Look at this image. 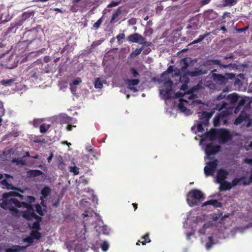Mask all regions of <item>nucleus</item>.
I'll return each instance as SVG.
<instances>
[{
	"instance_id": "f257e3e1",
	"label": "nucleus",
	"mask_w": 252,
	"mask_h": 252,
	"mask_svg": "<svg viewBox=\"0 0 252 252\" xmlns=\"http://www.w3.org/2000/svg\"><path fill=\"white\" fill-rule=\"evenodd\" d=\"M1 201L0 203L1 208L15 211L17 210L15 207L32 209L31 204L35 201V198L33 196H24L18 193L11 191L3 193Z\"/></svg>"
},
{
	"instance_id": "f03ea898",
	"label": "nucleus",
	"mask_w": 252,
	"mask_h": 252,
	"mask_svg": "<svg viewBox=\"0 0 252 252\" xmlns=\"http://www.w3.org/2000/svg\"><path fill=\"white\" fill-rule=\"evenodd\" d=\"M204 198L203 192L197 189H191L187 195V201L190 207L197 205Z\"/></svg>"
},
{
	"instance_id": "7ed1b4c3",
	"label": "nucleus",
	"mask_w": 252,
	"mask_h": 252,
	"mask_svg": "<svg viewBox=\"0 0 252 252\" xmlns=\"http://www.w3.org/2000/svg\"><path fill=\"white\" fill-rule=\"evenodd\" d=\"M217 69H215L211 71L212 77L213 81L219 85H225L229 79H232L234 78L235 74L233 73H226L224 75L216 73Z\"/></svg>"
},
{
	"instance_id": "20e7f679",
	"label": "nucleus",
	"mask_w": 252,
	"mask_h": 252,
	"mask_svg": "<svg viewBox=\"0 0 252 252\" xmlns=\"http://www.w3.org/2000/svg\"><path fill=\"white\" fill-rule=\"evenodd\" d=\"M213 115V112L204 111L199 116V122L197 124V129L198 132H203L204 128L203 126H208L209 120Z\"/></svg>"
},
{
	"instance_id": "39448f33",
	"label": "nucleus",
	"mask_w": 252,
	"mask_h": 252,
	"mask_svg": "<svg viewBox=\"0 0 252 252\" xmlns=\"http://www.w3.org/2000/svg\"><path fill=\"white\" fill-rule=\"evenodd\" d=\"M127 40L132 43L142 44L144 46H149L151 44V42H147L145 38L138 33L130 34L127 37Z\"/></svg>"
},
{
	"instance_id": "423d86ee",
	"label": "nucleus",
	"mask_w": 252,
	"mask_h": 252,
	"mask_svg": "<svg viewBox=\"0 0 252 252\" xmlns=\"http://www.w3.org/2000/svg\"><path fill=\"white\" fill-rule=\"evenodd\" d=\"M165 86H167L168 87L166 89H161L160 90V94L163 96L165 100H168L171 98V92L172 91V86L173 82L170 78H168L164 82Z\"/></svg>"
},
{
	"instance_id": "0eeeda50",
	"label": "nucleus",
	"mask_w": 252,
	"mask_h": 252,
	"mask_svg": "<svg viewBox=\"0 0 252 252\" xmlns=\"http://www.w3.org/2000/svg\"><path fill=\"white\" fill-rule=\"evenodd\" d=\"M37 33V30L35 28L26 31L23 35V38L25 39L24 41L29 43H31L36 38Z\"/></svg>"
},
{
	"instance_id": "6e6552de",
	"label": "nucleus",
	"mask_w": 252,
	"mask_h": 252,
	"mask_svg": "<svg viewBox=\"0 0 252 252\" xmlns=\"http://www.w3.org/2000/svg\"><path fill=\"white\" fill-rule=\"evenodd\" d=\"M220 150V146L218 145H214L211 143L206 145L205 152L209 158L211 156H214L218 153Z\"/></svg>"
},
{
	"instance_id": "1a4fd4ad",
	"label": "nucleus",
	"mask_w": 252,
	"mask_h": 252,
	"mask_svg": "<svg viewBox=\"0 0 252 252\" xmlns=\"http://www.w3.org/2000/svg\"><path fill=\"white\" fill-rule=\"evenodd\" d=\"M231 112L228 110H222L220 113L216 115L214 118L213 124L215 127L220 126V122L225 118H227Z\"/></svg>"
},
{
	"instance_id": "9d476101",
	"label": "nucleus",
	"mask_w": 252,
	"mask_h": 252,
	"mask_svg": "<svg viewBox=\"0 0 252 252\" xmlns=\"http://www.w3.org/2000/svg\"><path fill=\"white\" fill-rule=\"evenodd\" d=\"M231 138L232 136L228 130L224 128L219 129V139L221 143H225Z\"/></svg>"
},
{
	"instance_id": "9b49d317",
	"label": "nucleus",
	"mask_w": 252,
	"mask_h": 252,
	"mask_svg": "<svg viewBox=\"0 0 252 252\" xmlns=\"http://www.w3.org/2000/svg\"><path fill=\"white\" fill-rule=\"evenodd\" d=\"M213 64L218 65L220 68H230L232 66V63L228 64H223L221 63L220 61L219 60H208L205 62L204 65L210 66Z\"/></svg>"
},
{
	"instance_id": "f8f14e48",
	"label": "nucleus",
	"mask_w": 252,
	"mask_h": 252,
	"mask_svg": "<svg viewBox=\"0 0 252 252\" xmlns=\"http://www.w3.org/2000/svg\"><path fill=\"white\" fill-rule=\"evenodd\" d=\"M22 216L27 220H31L33 219L41 220V218L38 217L33 211V208L28 209L23 213Z\"/></svg>"
},
{
	"instance_id": "ddd939ff",
	"label": "nucleus",
	"mask_w": 252,
	"mask_h": 252,
	"mask_svg": "<svg viewBox=\"0 0 252 252\" xmlns=\"http://www.w3.org/2000/svg\"><path fill=\"white\" fill-rule=\"evenodd\" d=\"M189 102L188 100H185L183 98L180 99V101L178 105V107L179 110L185 113L187 115H189L191 114L190 110L187 109V107L185 105V103H188Z\"/></svg>"
},
{
	"instance_id": "4468645a",
	"label": "nucleus",
	"mask_w": 252,
	"mask_h": 252,
	"mask_svg": "<svg viewBox=\"0 0 252 252\" xmlns=\"http://www.w3.org/2000/svg\"><path fill=\"white\" fill-rule=\"evenodd\" d=\"M229 174V172L226 170L222 168H220L218 170L217 175V180L218 183H220L225 181L227 176Z\"/></svg>"
},
{
	"instance_id": "2eb2a0df",
	"label": "nucleus",
	"mask_w": 252,
	"mask_h": 252,
	"mask_svg": "<svg viewBox=\"0 0 252 252\" xmlns=\"http://www.w3.org/2000/svg\"><path fill=\"white\" fill-rule=\"evenodd\" d=\"M207 205H212L215 208H221L222 207V203L216 199H211L208 200L202 204V206H206Z\"/></svg>"
},
{
	"instance_id": "dca6fc26",
	"label": "nucleus",
	"mask_w": 252,
	"mask_h": 252,
	"mask_svg": "<svg viewBox=\"0 0 252 252\" xmlns=\"http://www.w3.org/2000/svg\"><path fill=\"white\" fill-rule=\"evenodd\" d=\"M219 183L220 184V191L230 190L232 188L231 184L228 181H224Z\"/></svg>"
},
{
	"instance_id": "f3484780",
	"label": "nucleus",
	"mask_w": 252,
	"mask_h": 252,
	"mask_svg": "<svg viewBox=\"0 0 252 252\" xmlns=\"http://www.w3.org/2000/svg\"><path fill=\"white\" fill-rule=\"evenodd\" d=\"M27 176L29 178H33L41 176L43 174L42 171L37 169H30L27 172Z\"/></svg>"
},
{
	"instance_id": "a211bd4d",
	"label": "nucleus",
	"mask_w": 252,
	"mask_h": 252,
	"mask_svg": "<svg viewBox=\"0 0 252 252\" xmlns=\"http://www.w3.org/2000/svg\"><path fill=\"white\" fill-rule=\"evenodd\" d=\"M207 136L209 137L211 141L219 138V129H213L207 132Z\"/></svg>"
},
{
	"instance_id": "6ab92c4d",
	"label": "nucleus",
	"mask_w": 252,
	"mask_h": 252,
	"mask_svg": "<svg viewBox=\"0 0 252 252\" xmlns=\"http://www.w3.org/2000/svg\"><path fill=\"white\" fill-rule=\"evenodd\" d=\"M207 73V71L199 68H196L194 70L189 71V74L191 77L198 76Z\"/></svg>"
},
{
	"instance_id": "aec40b11",
	"label": "nucleus",
	"mask_w": 252,
	"mask_h": 252,
	"mask_svg": "<svg viewBox=\"0 0 252 252\" xmlns=\"http://www.w3.org/2000/svg\"><path fill=\"white\" fill-rule=\"evenodd\" d=\"M51 192V189L47 187H44L41 191L42 196L40 197V199L42 200L41 203H43V199L46 198Z\"/></svg>"
},
{
	"instance_id": "412c9836",
	"label": "nucleus",
	"mask_w": 252,
	"mask_h": 252,
	"mask_svg": "<svg viewBox=\"0 0 252 252\" xmlns=\"http://www.w3.org/2000/svg\"><path fill=\"white\" fill-rule=\"evenodd\" d=\"M27 247L14 245L12 246L11 248L6 249L5 252H18L24 250Z\"/></svg>"
},
{
	"instance_id": "4be33fe9",
	"label": "nucleus",
	"mask_w": 252,
	"mask_h": 252,
	"mask_svg": "<svg viewBox=\"0 0 252 252\" xmlns=\"http://www.w3.org/2000/svg\"><path fill=\"white\" fill-rule=\"evenodd\" d=\"M150 242H151V240L149 238V234L147 233L141 237V240H139L136 243V245H140V243L144 245H146V243H149Z\"/></svg>"
},
{
	"instance_id": "5701e85b",
	"label": "nucleus",
	"mask_w": 252,
	"mask_h": 252,
	"mask_svg": "<svg viewBox=\"0 0 252 252\" xmlns=\"http://www.w3.org/2000/svg\"><path fill=\"white\" fill-rule=\"evenodd\" d=\"M206 18L209 20H212L217 17V13L213 10H209L205 13Z\"/></svg>"
},
{
	"instance_id": "b1692460",
	"label": "nucleus",
	"mask_w": 252,
	"mask_h": 252,
	"mask_svg": "<svg viewBox=\"0 0 252 252\" xmlns=\"http://www.w3.org/2000/svg\"><path fill=\"white\" fill-rule=\"evenodd\" d=\"M122 10L121 7H119L118 8L115 12L113 14L110 23H114L115 20L122 13Z\"/></svg>"
},
{
	"instance_id": "393cba45",
	"label": "nucleus",
	"mask_w": 252,
	"mask_h": 252,
	"mask_svg": "<svg viewBox=\"0 0 252 252\" xmlns=\"http://www.w3.org/2000/svg\"><path fill=\"white\" fill-rule=\"evenodd\" d=\"M227 99L229 100L231 103H235L238 100V95L236 93L229 94L227 95Z\"/></svg>"
},
{
	"instance_id": "a878e982",
	"label": "nucleus",
	"mask_w": 252,
	"mask_h": 252,
	"mask_svg": "<svg viewBox=\"0 0 252 252\" xmlns=\"http://www.w3.org/2000/svg\"><path fill=\"white\" fill-rule=\"evenodd\" d=\"M126 82L128 86H134L137 85L140 83V80L139 79H127Z\"/></svg>"
},
{
	"instance_id": "bb28decb",
	"label": "nucleus",
	"mask_w": 252,
	"mask_h": 252,
	"mask_svg": "<svg viewBox=\"0 0 252 252\" xmlns=\"http://www.w3.org/2000/svg\"><path fill=\"white\" fill-rule=\"evenodd\" d=\"M181 64L182 67L181 68V70L185 71L189 67V60L187 58L183 59L181 61Z\"/></svg>"
},
{
	"instance_id": "cd10ccee",
	"label": "nucleus",
	"mask_w": 252,
	"mask_h": 252,
	"mask_svg": "<svg viewBox=\"0 0 252 252\" xmlns=\"http://www.w3.org/2000/svg\"><path fill=\"white\" fill-rule=\"evenodd\" d=\"M31 236L33 239L39 240L41 237V234L37 230H32L31 233Z\"/></svg>"
},
{
	"instance_id": "c85d7f7f",
	"label": "nucleus",
	"mask_w": 252,
	"mask_h": 252,
	"mask_svg": "<svg viewBox=\"0 0 252 252\" xmlns=\"http://www.w3.org/2000/svg\"><path fill=\"white\" fill-rule=\"evenodd\" d=\"M204 171L206 176H213L215 172V170L207 166L204 167Z\"/></svg>"
},
{
	"instance_id": "c756f323",
	"label": "nucleus",
	"mask_w": 252,
	"mask_h": 252,
	"mask_svg": "<svg viewBox=\"0 0 252 252\" xmlns=\"http://www.w3.org/2000/svg\"><path fill=\"white\" fill-rule=\"evenodd\" d=\"M218 161L217 159H215L212 161H209L207 163V167H209V168H212V169L216 171V168L218 165Z\"/></svg>"
},
{
	"instance_id": "7c9ffc66",
	"label": "nucleus",
	"mask_w": 252,
	"mask_h": 252,
	"mask_svg": "<svg viewBox=\"0 0 252 252\" xmlns=\"http://www.w3.org/2000/svg\"><path fill=\"white\" fill-rule=\"evenodd\" d=\"M50 127V125H47L46 124H42L40 126L39 130L42 133H44L47 131V130Z\"/></svg>"
},
{
	"instance_id": "2f4dec72",
	"label": "nucleus",
	"mask_w": 252,
	"mask_h": 252,
	"mask_svg": "<svg viewBox=\"0 0 252 252\" xmlns=\"http://www.w3.org/2000/svg\"><path fill=\"white\" fill-rule=\"evenodd\" d=\"M0 184L3 189H10L11 187V185L6 179L1 180Z\"/></svg>"
},
{
	"instance_id": "473e14b6",
	"label": "nucleus",
	"mask_w": 252,
	"mask_h": 252,
	"mask_svg": "<svg viewBox=\"0 0 252 252\" xmlns=\"http://www.w3.org/2000/svg\"><path fill=\"white\" fill-rule=\"evenodd\" d=\"M222 1V5L223 7H225L228 5H233L237 3V0H223Z\"/></svg>"
},
{
	"instance_id": "72a5a7b5",
	"label": "nucleus",
	"mask_w": 252,
	"mask_h": 252,
	"mask_svg": "<svg viewBox=\"0 0 252 252\" xmlns=\"http://www.w3.org/2000/svg\"><path fill=\"white\" fill-rule=\"evenodd\" d=\"M246 101L244 98H242L239 100L238 104L235 109V113H237L241 109V107L245 105Z\"/></svg>"
},
{
	"instance_id": "f704fd0d",
	"label": "nucleus",
	"mask_w": 252,
	"mask_h": 252,
	"mask_svg": "<svg viewBox=\"0 0 252 252\" xmlns=\"http://www.w3.org/2000/svg\"><path fill=\"white\" fill-rule=\"evenodd\" d=\"M94 86L96 89H101L103 87V84L100 78H97L95 79Z\"/></svg>"
},
{
	"instance_id": "c9c22d12",
	"label": "nucleus",
	"mask_w": 252,
	"mask_h": 252,
	"mask_svg": "<svg viewBox=\"0 0 252 252\" xmlns=\"http://www.w3.org/2000/svg\"><path fill=\"white\" fill-rule=\"evenodd\" d=\"M38 73H39V71L38 70V69L35 68V69H33L30 72V73L29 74V75L31 78L37 79L38 78Z\"/></svg>"
},
{
	"instance_id": "e433bc0d",
	"label": "nucleus",
	"mask_w": 252,
	"mask_h": 252,
	"mask_svg": "<svg viewBox=\"0 0 252 252\" xmlns=\"http://www.w3.org/2000/svg\"><path fill=\"white\" fill-rule=\"evenodd\" d=\"M209 241L206 243L205 246L207 250L210 249L213 245L214 244L213 242V238L212 236H209L208 237Z\"/></svg>"
},
{
	"instance_id": "4c0bfd02",
	"label": "nucleus",
	"mask_w": 252,
	"mask_h": 252,
	"mask_svg": "<svg viewBox=\"0 0 252 252\" xmlns=\"http://www.w3.org/2000/svg\"><path fill=\"white\" fill-rule=\"evenodd\" d=\"M173 71V66L170 65L168 68H167V70L166 71H164L162 73L161 77L162 78H166V76L167 75L168 73H172Z\"/></svg>"
},
{
	"instance_id": "58836bf2",
	"label": "nucleus",
	"mask_w": 252,
	"mask_h": 252,
	"mask_svg": "<svg viewBox=\"0 0 252 252\" xmlns=\"http://www.w3.org/2000/svg\"><path fill=\"white\" fill-rule=\"evenodd\" d=\"M109 247V244L105 241H103L100 245V248L101 250L104 252L107 251Z\"/></svg>"
},
{
	"instance_id": "ea45409f",
	"label": "nucleus",
	"mask_w": 252,
	"mask_h": 252,
	"mask_svg": "<svg viewBox=\"0 0 252 252\" xmlns=\"http://www.w3.org/2000/svg\"><path fill=\"white\" fill-rule=\"evenodd\" d=\"M12 162L16 163L17 164H20L22 165H25L26 164V161L23 159L14 158L12 160Z\"/></svg>"
},
{
	"instance_id": "a19ab883",
	"label": "nucleus",
	"mask_w": 252,
	"mask_h": 252,
	"mask_svg": "<svg viewBox=\"0 0 252 252\" xmlns=\"http://www.w3.org/2000/svg\"><path fill=\"white\" fill-rule=\"evenodd\" d=\"M36 212L40 216H43L44 213L41 206L39 204H36L35 206Z\"/></svg>"
},
{
	"instance_id": "79ce46f5",
	"label": "nucleus",
	"mask_w": 252,
	"mask_h": 252,
	"mask_svg": "<svg viewBox=\"0 0 252 252\" xmlns=\"http://www.w3.org/2000/svg\"><path fill=\"white\" fill-rule=\"evenodd\" d=\"M14 81V79L2 80L0 82L4 86H8Z\"/></svg>"
},
{
	"instance_id": "37998d69",
	"label": "nucleus",
	"mask_w": 252,
	"mask_h": 252,
	"mask_svg": "<svg viewBox=\"0 0 252 252\" xmlns=\"http://www.w3.org/2000/svg\"><path fill=\"white\" fill-rule=\"evenodd\" d=\"M69 170L71 172L73 173L74 175H78L79 173V168L76 166H69Z\"/></svg>"
},
{
	"instance_id": "c03bdc74",
	"label": "nucleus",
	"mask_w": 252,
	"mask_h": 252,
	"mask_svg": "<svg viewBox=\"0 0 252 252\" xmlns=\"http://www.w3.org/2000/svg\"><path fill=\"white\" fill-rule=\"evenodd\" d=\"M32 230H37V231H39L40 230V226L39 222L37 221L34 222L32 226Z\"/></svg>"
},
{
	"instance_id": "a18cd8bd",
	"label": "nucleus",
	"mask_w": 252,
	"mask_h": 252,
	"mask_svg": "<svg viewBox=\"0 0 252 252\" xmlns=\"http://www.w3.org/2000/svg\"><path fill=\"white\" fill-rule=\"evenodd\" d=\"M143 49V47L140 48H136L135 50L131 53V56L133 57L139 55L141 53Z\"/></svg>"
},
{
	"instance_id": "49530a36",
	"label": "nucleus",
	"mask_w": 252,
	"mask_h": 252,
	"mask_svg": "<svg viewBox=\"0 0 252 252\" xmlns=\"http://www.w3.org/2000/svg\"><path fill=\"white\" fill-rule=\"evenodd\" d=\"M130 72L134 77H137L139 75L138 72L134 67H131L130 68Z\"/></svg>"
},
{
	"instance_id": "de8ad7c7",
	"label": "nucleus",
	"mask_w": 252,
	"mask_h": 252,
	"mask_svg": "<svg viewBox=\"0 0 252 252\" xmlns=\"http://www.w3.org/2000/svg\"><path fill=\"white\" fill-rule=\"evenodd\" d=\"M102 22V18L99 19L94 25H93V28L97 29L99 28Z\"/></svg>"
},
{
	"instance_id": "09e8293b",
	"label": "nucleus",
	"mask_w": 252,
	"mask_h": 252,
	"mask_svg": "<svg viewBox=\"0 0 252 252\" xmlns=\"http://www.w3.org/2000/svg\"><path fill=\"white\" fill-rule=\"evenodd\" d=\"M100 231L104 234H108L109 233V229L106 226H102L99 227Z\"/></svg>"
},
{
	"instance_id": "8fccbe9b",
	"label": "nucleus",
	"mask_w": 252,
	"mask_h": 252,
	"mask_svg": "<svg viewBox=\"0 0 252 252\" xmlns=\"http://www.w3.org/2000/svg\"><path fill=\"white\" fill-rule=\"evenodd\" d=\"M23 241L24 242H27L30 245H31L33 243V238L32 237V236H29V237H27L24 238L23 239Z\"/></svg>"
},
{
	"instance_id": "3c124183",
	"label": "nucleus",
	"mask_w": 252,
	"mask_h": 252,
	"mask_svg": "<svg viewBox=\"0 0 252 252\" xmlns=\"http://www.w3.org/2000/svg\"><path fill=\"white\" fill-rule=\"evenodd\" d=\"M226 96V91H223V92L220 93V95H219L217 96V99L218 100H220L225 98Z\"/></svg>"
},
{
	"instance_id": "603ef678",
	"label": "nucleus",
	"mask_w": 252,
	"mask_h": 252,
	"mask_svg": "<svg viewBox=\"0 0 252 252\" xmlns=\"http://www.w3.org/2000/svg\"><path fill=\"white\" fill-rule=\"evenodd\" d=\"M120 3V1H112L108 5L107 7L110 8L116 6Z\"/></svg>"
},
{
	"instance_id": "864d4df0",
	"label": "nucleus",
	"mask_w": 252,
	"mask_h": 252,
	"mask_svg": "<svg viewBox=\"0 0 252 252\" xmlns=\"http://www.w3.org/2000/svg\"><path fill=\"white\" fill-rule=\"evenodd\" d=\"M208 226L206 224H204L202 228L198 230V233L200 234H204L205 233V230L207 228Z\"/></svg>"
},
{
	"instance_id": "5fc2aeb1",
	"label": "nucleus",
	"mask_w": 252,
	"mask_h": 252,
	"mask_svg": "<svg viewBox=\"0 0 252 252\" xmlns=\"http://www.w3.org/2000/svg\"><path fill=\"white\" fill-rule=\"evenodd\" d=\"M210 34V32H206L204 34L199 35L198 40L200 42L203 41L206 37Z\"/></svg>"
},
{
	"instance_id": "6e6d98bb",
	"label": "nucleus",
	"mask_w": 252,
	"mask_h": 252,
	"mask_svg": "<svg viewBox=\"0 0 252 252\" xmlns=\"http://www.w3.org/2000/svg\"><path fill=\"white\" fill-rule=\"evenodd\" d=\"M210 34V32H206L204 34L199 35L198 40L200 42L203 41L206 37Z\"/></svg>"
},
{
	"instance_id": "4d7b16f0",
	"label": "nucleus",
	"mask_w": 252,
	"mask_h": 252,
	"mask_svg": "<svg viewBox=\"0 0 252 252\" xmlns=\"http://www.w3.org/2000/svg\"><path fill=\"white\" fill-rule=\"evenodd\" d=\"M242 178H240V179H238V178H235L232 181V184H231V186L232 187L233 186H236L238 185V184L239 183V182H240V181H241L242 180Z\"/></svg>"
},
{
	"instance_id": "13d9d810",
	"label": "nucleus",
	"mask_w": 252,
	"mask_h": 252,
	"mask_svg": "<svg viewBox=\"0 0 252 252\" xmlns=\"http://www.w3.org/2000/svg\"><path fill=\"white\" fill-rule=\"evenodd\" d=\"M187 28L188 29L197 30L198 29V27L197 25L194 24V23H192L191 25H188Z\"/></svg>"
},
{
	"instance_id": "bf43d9fd",
	"label": "nucleus",
	"mask_w": 252,
	"mask_h": 252,
	"mask_svg": "<svg viewBox=\"0 0 252 252\" xmlns=\"http://www.w3.org/2000/svg\"><path fill=\"white\" fill-rule=\"evenodd\" d=\"M238 117H241V119H243L244 121L248 118V116L246 113L242 111Z\"/></svg>"
},
{
	"instance_id": "052dcab7",
	"label": "nucleus",
	"mask_w": 252,
	"mask_h": 252,
	"mask_svg": "<svg viewBox=\"0 0 252 252\" xmlns=\"http://www.w3.org/2000/svg\"><path fill=\"white\" fill-rule=\"evenodd\" d=\"M238 117H241V119H243L244 121L248 118V116L246 113L242 111Z\"/></svg>"
},
{
	"instance_id": "680f3d73",
	"label": "nucleus",
	"mask_w": 252,
	"mask_h": 252,
	"mask_svg": "<svg viewBox=\"0 0 252 252\" xmlns=\"http://www.w3.org/2000/svg\"><path fill=\"white\" fill-rule=\"evenodd\" d=\"M136 19L135 18H130L128 20V23L130 25H134L136 23Z\"/></svg>"
},
{
	"instance_id": "e2e57ef3",
	"label": "nucleus",
	"mask_w": 252,
	"mask_h": 252,
	"mask_svg": "<svg viewBox=\"0 0 252 252\" xmlns=\"http://www.w3.org/2000/svg\"><path fill=\"white\" fill-rule=\"evenodd\" d=\"M243 122V120L241 119V117H238L234 121V124L236 125H239Z\"/></svg>"
},
{
	"instance_id": "0e129e2a",
	"label": "nucleus",
	"mask_w": 252,
	"mask_h": 252,
	"mask_svg": "<svg viewBox=\"0 0 252 252\" xmlns=\"http://www.w3.org/2000/svg\"><path fill=\"white\" fill-rule=\"evenodd\" d=\"M82 82V80L80 78H77L73 81L72 84L74 85H78Z\"/></svg>"
},
{
	"instance_id": "69168bd1",
	"label": "nucleus",
	"mask_w": 252,
	"mask_h": 252,
	"mask_svg": "<svg viewBox=\"0 0 252 252\" xmlns=\"http://www.w3.org/2000/svg\"><path fill=\"white\" fill-rule=\"evenodd\" d=\"M125 37V34L123 33H119L117 35L116 38L118 41L124 39Z\"/></svg>"
},
{
	"instance_id": "338daca9",
	"label": "nucleus",
	"mask_w": 252,
	"mask_h": 252,
	"mask_svg": "<svg viewBox=\"0 0 252 252\" xmlns=\"http://www.w3.org/2000/svg\"><path fill=\"white\" fill-rule=\"evenodd\" d=\"M244 161L246 163L252 165V159L251 158H246L244 159Z\"/></svg>"
},
{
	"instance_id": "774afa93",
	"label": "nucleus",
	"mask_w": 252,
	"mask_h": 252,
	"mask_svg": "<svg viewBox=\"0 0 252 252\" xmlns=\"http://www.w3.org/2000/svg\"><path fill=\"white\" fill-rule=\"evenodd\" d=\"M70 90H71V93L73 94H75L76 90V87L73 86L71 84H70Z\"/></svg>"
}]
</instances>
